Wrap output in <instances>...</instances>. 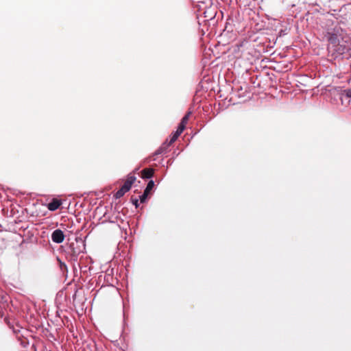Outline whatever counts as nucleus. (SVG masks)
Segmentation results:
<instances>
[{"instance_id":"obj_1","label":"nucleus","mask_w":351,"mask_h":351,"mask_svg":"<svg viewBox=\"0 0 351 351\" xmlns=\"http://www.w3.org/2000/svg\"><path fill=\"white\" fill-rule=\"evenodd\" d=\"M326 37L328 41V50L335 58L350 50L349 38L344 36L340 27L335 26L332 32H328Z\"/></svg>"},{"instance_id":"obj_2","label":"nucleus","mask_w":351,"mask_h":351,"mask_svg":"<svg viewBox=\"0 0 351 351\" xmlns=\"http://www.w3.org/2000/svg\"><path fill=\"white\" fill-rule=\"evenodd\" d=\"M85 250V245L82 240L75 239L74 242H71L66 250V257L71 262H76L78 259V256L83 253Z\"/></svg>"},{"instance_id":"obj_3","label":"nucleus","mask_w":351,"mask_h":351,"mask_svg":"<svg viewBox=\"0 0 351 351\" xmlns=\"http://www.w3.org/2000/svg\"><path fill=\"white\" fill-rule=\"evenodd\" d=\"M38 231L36 229H23V243H35L38 240Z\"/></svg>"},{"instance_id":"obj_4","label":"nucleus","mask_w":351,"mask_h":351,"mask_svg":"<svg viewBox=\"0 0 351 351\" xmlns=\"http://www.w3.org/2000/svg\"><path fill=\"white\" fill-rule=\"evenodd\" d=\"M64 237V232L60 229L55 230L51 234V240L56 243H62Z\"/></svg>"},{"instance_id":"obj_5","label":"nucleus","mask_w":351,"mask_h":351,"mask_svg":"<svg viewBox=\"0 0 351 351\" xmlns=\"http://www.w3.org/2000/svg\"><path fill=\"white\" fill-rule=\"evenodd\" d=\"M154 187V182L153 180H149L147 183V185L143 192V193L139 196L140 201L141 203L145 202L147 196L152 191L153 188Z\"/></svg>"},{"instance_id":"obj_6","label":"nucleus","mask_w":351,"mask_h":351,"mask_svg":"<svg viewBox=\"0 0 351 351\" xmlns=\"http://www.w3.org/2000/svg\"><path fill=\"white\" fill-rule=\"evenodd\" d=\"M62 204V201L59 199L53 198L48 203L47 208L51 211L56 210Z\"/></svg>"},{"instance_id":"obj_7","label":"nucleus","mask_w":351,"mask_h":351,"mask_svg":"<svg viewBox=\"0 0 351 351\" xmlns=\"http://www.w3.org/2000/svg\"><path fill=\"white\" fill-rule=\"evenodd\" d=\"M136 179V178L135 176L129 174L128 176L127 180H125L122 186L124 188V189H126V191H129L130 189H131L132 184L135 182Z\"/></svg>"},{"instance_id":"obj_8","label":"nucleus","mask_w":351,"mask_h":351,"mask_svg":"<svg viewBox=\"0 0 351 351\" xmlns=\"http://www.w3.org/2000/svg\"><path fill=\"white\" fill-rule=\"evenodd\" d=\"M10 328L12 329L13 332L16 335L17 339L21 341V343H22V335H19L21 330L22 328V326L21 324L17 322L15 326L12 325L10 326Z\"/></svg>"},{"instance_id":"obj_9","label":"nucleus","mask_w":351,"mask_h":351,"mask_svg":"<svg viewBox=\"0 0 351 351\" xmlns=\"http://www.w3.org/2000/svg\"><path fill=\"white\" fill-rule=\"evenodd\" d=\"M154 169H144L141 171L142 178L144 179H149L153 177L154 176Z\"/></svg>"},{"instance_id":"obj_10","label":"nucleus","mask_w":351,"mask_h":351,"mask_svg":"<svg viewBox=\"0 0 351 351\" xmlns=\"http://www.w3.org/2000/svg\"><path fill=\"white\" fill-rule=\"evenodd\" d=\"M167 147L168 146H167V142L164 143L162 144V145L155 152V153L154 154V155L151 158H153V160H154L155 158L154 157L155 156H157V155L162 154L165 151L166 147Z\"/></svg>"},{"instance_id":"obj_11","label":"nucleus","mask_w":351,"mask_h":351,"mask_svg":"<svg viewBox=\"0 0 351 351\" xmlns=\"http://www.w3.org/2000/svg\"><path fill=\"white\" fill-rule=\"evenodd\" d=\"M128 191H126V189H124V188L121 186V189L116 192V193L114 194V197L117 199L121 198Z\"/></svg>"},{"instance_id":"obj_12","label":"nucleus","mask_w":351,"mask_h":351,"mask_svg":"<svg viewBox=\"0 0 351 351\" xmlns=\"http://www.w3.org/2000/svg\"><path fill=\"white\" fill-rule=\"evenodd\" d=\"M190 114H191V112H189L188 113H186L184 116V117L182 119L181 122L180 123L182 124L184 126H186V123H188Z\"/></svg>"},{"instance_id":"obj_13","label":"nucleus","mask_w":351,"mask_h":351,"mask_svg":"<svg viewBox=\"0 0 351 351\" xmlns=\"http://www.w3.org/2000/svg\"><path fill=\"white\" fill-rule=\"evenodd\" d=\"M178 136L173 133V135L171 136L169 142H167V146H169L170 145L173 143L178 139Z\"/></svg>"},{"instance_id":"obj_14","label":"nucleus","mask_w":351,"mask_h":351,"mask_svg":"<svg viewBox=\"0 0 351 351\" xmlns=\"http://www.w3.org/2000/svg\"><path fill=\"white\" fill-rule=\"evenodd\" d=\"M186 126L183 125L182 124H179L178 128H177V130H178L180 132H182L184 131V130L185 129Z\"/></svg>"},{"instance_id":"obj_15","label":"nucleus","mask_w":351,"mask_h":351,"mask_svg":"<svg viewBox=\"0 0 351 351\" xmlns=\"http://www.w3.org/2000/svg\"><path fill=\"white\" fill-rule=\"evenodd\" d=\"M1 302H7V296L3 294L0 295Z\"/></svg>"},{"instance_id":"obj_16","label":"nucleus","mask_w":351,"mask_h":351,"mask_svg":"<svg viewBox=\"0 0 351 351\" xmlns=\"http://www.w3.org/2000/svg\"><path fill=\"white\" fill-rule=\"evenodd\" d=\"M132 202L133 203V204L136 206V208H138V200L137 199H133L132 198Z\"/></svg>"},{"instance_id":"obj_17","label":"nucleus","mask_w":351,"mask_h":351,"mask_svg":"<svg viewBox=\"0 0 351 351\" xmlns=\"http://www.w3.org/2000/svg\"><path fill=\"white\" fill-rule=\"evenodd\" d=\"M60 263V269H61V270L62 271H64V269L66 270V269H67L66 265L64 263H62L61 261Z\"/></svg>"},{"instance_id":"obj_18","label":"nucleus","mask_w":351,"mask_h":351,"mask_svg":"<svg viewBox=\"0 0 351 351\" xmlns=\"http://www.w3.org/2000/svg\"><path fill=\"white\" fill-rule=\"evenodd\" d=\"M346 95L348 97H351V88H348L346 90Z\"/></svg>"},{"instance_id":"obj_19","label":"nucleus","mask_w":351,"mask_h":351,"mask_svg":"<svg viewBox=\"0 0 351 351\" xmlns=\"http://www.w3.org/2000/svg\"><path fill=\"white\" fill-rule=\"evenodd\" d=\"M174 134H176L177 136H179L182 134V132H180L178 130H176V131L174 132Z\"/></svg>"},{"instance_id":"obj_20","label":"nucleus","mask_w":351,"mask_h":351,"mask_svg":"<svg viewBox=\"0 0 351 351\" xmlns=\"http://www.w3.org/2000/svg\"><path fill=\"white\" fill-rule=\"evenodd\" d=\"M30 350H31L32 351H36V350H35V347H34V344H32V345L31 346Z\"/></svg>"},{"instance_id":"obj_21","label":"nucleus","mask_w":351,"mask_h":351,"mask_svg":"<svg viewBox=\"0 0 351 351\" xmlns=\"http://www.w3.org/2000/svg\"><path fill=\"white\" fill-rule=\"evenodd\" d=\"M23 347H25V338L23 337Z\"/></svg>"},{"instance_id":"obj_22","label":"nucleus","mask_w":351,"mask_h":351,"mask_svg":"<svg viewBox=\"0 0 351 351\" xmlns=\"http://www.w3.org/2000/svg\"><path fill=\"white\" fill-rule=\"evenodd\" d=\"M27 311H30V307H29V306H27Z\"/></svg>"}]
</instances>
